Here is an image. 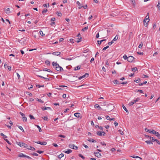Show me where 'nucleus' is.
Here are the masks:
<instances>
[{
	"label": "nucleus",
	"mask_w": 160,
	"mask_h": 160,
	"mask_svg": "<svg viewBox=\"0 0 160 160\" xmlns=\"http://www.w3.org/2000/svg\"><path fill=\"white\" fill-rule=\"evenodd\" d=\"M75 145L74 144H70L69 145V147L70 148L74 149Z\"/></svg>",
	"instance_id": "nucleus-19"
},
{
	"label": "nucleus",
	"mask_w": 160,
	"mask_h": 160,
	"mask_svg": "<svg viewBox=\"0 0 160 160\" xmlns=\"http://www.w3.org/2000/svg\"><path fill=\"white\" fill-rule=\"evenodd\" d=\"M134 103V101H131L128 104V105L129 106H130L131 105H132Z\"/></svg>",
	"instance_id": "nucleus-27"
},
{
	"label": "nucleus",
	"mask_w": 160,
	"mask_h": 160,
	"mask_svg": "<svg viewBox=\"0 0 160 160\" xmlns=\"http://www.w3.org/2000/svg\"><path fill=\"white\" fill-rule=\"evenodd\" d=\"M143 45V43H141V44H140L139 45L138 47L139 48H141L142 47Z\"/></svg>",
	"instance_id": "nucleus-51"
},
{
	"label": "nucleus",
	"mask_w": 160,
	"mask_h": 160,
	"mask_svg": "<svg viewBox=\"0 0 160 160\" xmlns=\"http://www.w3.org/2000/svg\"><path fill=\"white\" fill-rule=\"evenodd\" d=\"M150 140L151 141H152V142H156L158 144L160 145V142L158 141L157 139H154L153 137H150Z\"/></svg>",
	"instance_id": "nucleus-6"
},
{
	"label": "nucleus",
	"mask_w": 160,
	"mask_h": 160,
	"mask_svg": "<svg viewBox=\"0 0 160 160\" xmlns=\"http://www.w3.org/2000/svg\"><path fill=\"white\" fill-rule=\"evenodd\" d=\"M80 67H81L80 66H78L75 67L74 68V70L76 71V70H79V69H80Z\"/></svg>",
	"instance_id": "nucleus-22"
},
{
	"label": "nucleus",
	"mask_w": 160,
	"mask_h": 160,
	"mask_svg": "<svg viewBox=\"0 0 160 160\" xmlns=\"http://www.w3.org/2000/svg\"><path fill=\"white\" fill-rule=\"evenodd\" d=\"M100 143L103 145L106 146V144L104 142H101Z\"/></svg>",
	"instance_id": "nucleus-57"
},
{
	"label": "nucleus",
	"mask_w": 160,
	"mask_h": 160,
	"mask_svg": "<svg viewBox=\"0 0 160 160\" xmlns=\"http://www.w3.org/2000/svg\"><path fill=\"white\" fill-rule=\"evenodd\" d=\"M132 3L133 7H134L135 6V2L134 0H131Z\"/></svg>",
	"instance_id": "nucleus-25"
},
{
	"label": "nucleus",
	"mask_w": 160,
	"mask_h": 160,
	"mask_svg": "<svg viewBox=\"0 0 160 160\" xmlns=\"http://www.w3.org/2000/svg\"><path fill=\"white\" fill-rule=\"evenodd\" d=\"M25 155L23 154L22 153H21L20 154V155L18 156V157H25Z\"/></svg>",
	"instance_id": "nucleus-41"
},
{
	"label": "nucleus",
	"mask_w": 160,
	"mask_h": 160,
	"mask_svg": "<svg viewBox=\"0 0 160 160\" xmlns=\"http://www.w3.org/2000/svg\"><path fill=\"white\" fill-rule=\"evenodd\" d=\"M112 74H116V72L115 70L112 71Z\"/></svg>",
	"instance_id": "nucleus-61"
},
{
	"label": "nucleus",
	"mask_w": 160,
	"mask_h": 160,
	"mask_svg": "<svg viewBox=\"0 0 160 160\" xmlns=\"http://www.w3.org/2000/svg\"><path fill=\"white\" fill-rule=\"evenodd\" d=\"M32 154L33 155H34V156H38V154L37 153H35V152H33Z\"/></svg>",
	"instance_id": "nucleus-58"
},
{
	"label": "nucleus",
	"mask_w": 160,
	"mask_h": 160,
	"mask_svg": "<svg viewBox=\"0 0 160 160\" xmlns=\"http://www.w3.org/2000/svg\"><path fill=\"white\" fill-rule=\"evenodd\" d=\"M113 43V42L112 41H111V42H109L108 43V44L110 46Z\"/></svg>",
	"instance_id": "nucleus-55"
},
{
	"label": "nucleus",
	"mask_w": 160,
	"mask_h": 160,
	"mask_svg": "<svg viewBox=\"0 0 160 160\" xmlns=\"http://www.w3.org/2000/svg\"><path fill=\"white\" fill-rule=\"evenodd\" d=\"M136 91H137V92H140V93H143V91L142 90H136Z\"/></svg>",
	"instance_id": "nucleus-56"
},
{
	"label": "nucleus",
	"mask_w": 160,
	"mask_h": 160,
	"mask_svg": "<svg viewBox=\"0 0 160 160\" xmlns=\"http://www.w3.org/2000/svg\"><path fill=\"white\" fill-rule=\"evenodd\" d=\"M77 39V42H79L81 41V39H82V38L81 37L80 38H78Z\"/></svg>",
	"instance_id": "nucleus-40"
},
{
	"label": "nucleus",
	"mask_w": 160,
	"mask_h": 160,
	"mask_svg": "<svg viewBox=\"0 0 160 160\" xmlns=\"http://www.w3.org/2000/svg\"><path fill=\"white\" fill-rule=\"evenodd\" d=\"M60 54H61V52H53L52 53V54L53 55L57 56H58Z\"/></svg>",
	"instance_id": "nucleus-11"
},
{
	"label": "nucleus",
	"mask_w": 160,
	"mask_h": 160,
	"mask_svg": "<svg viewBox=\"0 0 160 160\" xmlns=\"http://www.w3.org/2000/svg\"><path fill=\"white\" fill-rule=\"evenodd\" d=\"M132 71L133 72H135L136 71L138 70V69L136 67L132 68Z\"/></svg>",
	"instance_id": "nucleus-35"
},
{
	"label": "nucleus",
	"mask_w": 160,
	"mask_h": 160,
	"mask_svg": "<svg viewBox=\"0 0 160 160\" xmlns=\"http://www.w3.org/2000/svg\"><path fill=\"white\" fill-rule=\"evenodd\" d=\"M113 82L115 84H119V82L117 80H115Z\"/></svg>",
	"instance_id": "nucleus-38"
},
{
	"label": "nucleus",
	"mask_w": 160,
	"mask_h": 160,
	"mask_svg": "<svg viewBox=\"0 0 160 160\" xmlns=\"http://www.w3.org/2000/svg\"><path fill=\"white\" fill-rule=\"evenodd\" d=\"M7 68H8V70L9 71H10L11 70V66H7Z\"/></svg>",
	"instance_id": "nucleus-59"
},
{
	"label": "nucleus",
	"mask_w": 160,
	"mask_h": 160,
	"mask_svg": "<svg viewBox=\"0 0 160 160\" xmlns=\"http://www.w3.org/2000/svg\"><path fill=\"white\" fill-rule=\"evenodd\" d=\"M149 21V13H147V15L146 16L145 18L143 21V24L145 26L147 27L148 25V23Z\"/></svg>",
	"instance_id": "nucleus-2"
},
{
	"label": "nucleus",
	"mask_w": 160,
	"mask_h": 160,
	"mask_svg": "<svg viewBox=\"0 0 160 160\" xmlns=\"http://www.w3.org/2000/svg\"><path fill=\"white\" fill-rule=\"evenodd\" d=\"M88 29V27H85L84 28L82 29V31L83 32H84L85 31L87 30Z\"/></svg>",
	"instance_id": "nucleus-28"
},
{
	"label": "nucleus",
	"mask_w": 160,
	"mask_h": 160,
	"mask_svg": "<svg viewBox=\"0 0 160 160\" xmlns=\"http://www.w3.org/2000/svg\"><path fill=\"white\" fill-rule=\"evenodd\" d=\"M56 14L59 16H61L62 15V14L60 12H56Z\"/></svg>",
	"instance_id": "nucleus-32"
},
{
	"label": "nucleus",
	"mask_w": 160,
	"mask_h": 160,
	"mask_svg": "<svg viewBox=\"0 0 160 160\" xmlns=\"http://www.w3.org/2000/svg\"><path fill=\"white\" fill-rule=\"evenodd\" d=\"M97 134L98 135L100 136H104L105 134V132L103 131H102V132H101L100 131L98 132H97Z\"/></svg>",
	"instance_id": "nucleus-8"
},
{
	"label": "nucleus",
	"mask_w": 160,
	"mask_h": 160,
	"mask_svg": "<svg viewBox=\"0 0 160 160\" xmlns=\"http://www.w3.org/2000/svg\"><path fill=\"white\" fill-rule=\"evenodd\" d=\"M52 65L53 67L55 68L56 70L58 71L61 72L63 70L62 68L60 66L57 62H53L52 63Z\"/></svg>",
	"instance_id": "nucleus-1"
},
{
	"label": "nucleus",
	"mask_w": 160,
	"mask_h": 160,
	"mask_svg": "<svg viewBox=\"0 0 160 160\" xmlns=\"http://www.w3.org/2000/svg\"><path fill=\"white\" fill-rule=\"evenodd\" d=\"M109 47V46H108L104 48H103V49H102V50H106Z\"/></svg>",
	"instance_id": "nucleus-54"
},
{
	"label": "nucleus",
	"mask_w": 160,
	"mask_h": 160,
	"mask_svg": "<svg viewBox=\"0 0 160 160\" xmlns=\"http://www.w3.org/2000/svg\"><path fill=\"white\" fill-rule=\"evenodd\" d=\"M42 118L45 120L48 121V118L47 116L42 117Z\"/></svg>",
	"instance_id": "nucleus-37"
},
{
	"label": "nucleus",
	"mask_w": 160,
	"mask_h": 160,
	"mask_svg": "<svg viewBox=\"0 0 160 160\" xmlns=\"http://www.w3.org/2000/svg\"><path fill=\"white\" fill-rule=\"evenodd\" d=\"M42 110H51L52 109L51 108L49 107H43L42 108Z\"/></svg>",
	"instance_id": "nucleus-10"
},
{
	"label": "nucleus",
	"mask_w": 160,
	"mask_h": 160,
	"mask_svg": "<svg viewBox=\"0 0 160 160\" xmlns=\"http://www.w3.org/2000/svg\"><path fill=\"white\" fill-rule=\"evenodd\" d=\"M152 134H154L155 135L158 137V138H160V135L159 133L155 131H152Z\"/></svg>",
	"instance_id": "nucleus-7"
},
{
	"label": "nucleus",
	"mask_w": 160,
	"mask_h": 160,
	"mask_svg": "<svg viewBox=\"0 0 160 160\" xmlns=\"http://www.w3.org/2000/svg\"><path fill=\"white\" fill-rule=\"evenodd\" d=\"M145 130L147 132H150V133H152L153 132H152V131H154V130H149V129H148L146 128H145Z\"/></svg>",
	"instance_id": "nucleus-15"
},
{
	"label": "nucleus",
	"mask_w": 160,
	"mask_h": 160,
	"mask_svg": "<svg viewBox=\"0 0 160 160\" xmlns=\"http://www.w3.org/2000/svg\"><path fill=\"white\" fill-rule=\"evenodd\" d=\"M18 145L21 147H23L24 148H28L27 144L23 142H19Z\"/></svg>",
	"instance_id": "nucleus-4"
},
{
	"label": "nucleus",
	"mask_w": 160,
	"mask_h": 160,
	"mask_svg": "<svg viewBox=\"0 0 160 160\" xmlns=\"http://www.w3.org/2000/svg\"><path fill=\"white\" fill-rule=\"evenodd\" d=\"M94 154L98 158H100L101 156V155L100 153L99 152H94Z\"/></svg>",
	"instance_id": "nucleus-12"
},
{
	"label": "nucleus",
	"mask_w": 160,
	"mask_h": 160,
	"mask_svg": "<svg viewBox=\"0 0 160 160\" xmlns=\"http://www.w3.org/2000/svg\"><path fill=\"white\" fill-rule=\"evenodd\" d=\"M58 136L62 138H65L66 136L64 135H59Z\"/></svg>",
	"instance_id": "nucleus-52"
},
{
	"label": "nucleus",
	"mask_w": 160,
	"mask_h": 160,
	"mask_svg": "<svg viewBox=\"0 0 160 160\" xmlns=\"http://www.w3.org/2000/svg\"><path fill=\"white\" fill-rule=\"evenodd\" d=\"M63 156H64L63 154V153H61L58 156V158H59L60 159L61 158H62L63 157Z\"/></svg>",
	"instance_id": "nucleus-24"
},
{
	"label": "nucleus",
	"mask_w": 160,
	"mask_h": 160,
	"mask_svg": "<svg viewBox=\"0 0 160 160\" xmlns=\"http://www.w3.org/2000/svg\"><path fill=\"white\" fill-rule=\"evenodd\" d=\"M80 114L78 112L74 114V116L78 118L80 117Z\"/></svg>",
	"instance_id": "nucleus-17"
},
{
	"label": "nucleus",
	"mask_w": 160,
	"mask_h": 160,
	"mask_svg": "<svg viewBox=\"0 0 160 160\" xmlns=\"http://www.w3.org/2000/svg\"><path fill=\"white\" fill-rule=\"evenodd\" d=\"M78 156L80 157L82 159H84L85 158L84 157H83L81 154H79V155H78Z\"/></svg>",
	"instance_id": "nucleus-45"
},
{
	"label": "nucleus",
	"mask_w": 160,
	"mask_h": 160,
	"mask_svg": "<svg viewBox=\"0 0 160 160\" xmlns=\"http://www.w3.org/2000/svg\"><path fill=\"white\" fill-rule=\"evenodd\" d=\"M49 6V4L48 3H46V4H44L43 5V6L44 7H48Z\"/></svg>",
	"instance_id": "nucleus-42"
},
{
	"label": "nucleus",
	"mask_w": 160,
	"mask_h": 160,
	"mask_svg": "<svg viewBox=\"0 0 160 160\" xmlns=\"http://www.w3.org/2000/svg\"><path fill=\"white\" fill-rule=\"evenodd\" d=\"M36 152H38L39 154H41L43 152V151H39V150H38Z\"/></svg>",
	"instance_id": "nucleus-50"
},
{
	"label": "nucleus",
	"mask_w": 160,
	"mask_h": 160,
	"mask_svg": "<svg viewBox=\"0 0 160 160\" xmlns=\"http://www.w3.org/2000/svg\"><path fill=\"white\" fill-rule=\"evenodd\" d=\"M27 149H29L30 150H32V151H34L35 150V148H34L32 147L31 146H30V148H28Z\"/></svg>",
	"instance_id": "nucleus-23"
},
{
	"label": "nucleus",
	"mask_w": 160,
	"mask_h": 160,
	"mask_svg": "<svg viewBox=\"0 0 160 160\" xmlns=\"http://www.w3.org/2000/svg\"><path fill=\"white\" fill-rule=\"evenodd\" d=\"M40 34L42 36H43L45 35L44 34H43V32L41 30L39 32Z\"/></svg>",
	"instance_id": "nucleus-43"
},
{
	"label": "nucleus",
	"mask_w": 160,
	"mask_h": 160,
	"mask_svg": "<svg viewBox=\"0 0 160 160\" xmlns=\"http://www.w3.org/2000/svg\"><path fill=\"white\" fill-rule=\"evenodd\" d=\"M88 140L91 142H96V141L95 140H93V139H90L89 140Z\"/></svg>",
	"instance_id": "nucleus-30"
},
{
	"label": "nucleus",
	"mask_w": 160,
	"mask_h": 160,
	"mask_svg": "<svg viewBox=\"0 0 160 160\" xmlns=\"http://www.w3.org/2000/svg\"><path fill=\"white\" fill-rule=\"evenodd\" d=\"M45 63L47 65H50V62L48 60H46Z\"/></svg>",
	"instance_id": "nucleus-44"
},
{
	"label": "nucleus",
	"mask_w": 160,
	"mask_h": 160,
	"mask_svg": "<svg viewBox=\"0 0 160 160\" xmlns=\"http://www.w3.org/2000/svg\"><path fill=\"white\" fill-rule=\"evenodd\" d=\"M88 75H89V74L88 73H85V74H84V75L82 76H80V77L79 78V80H80L82 79V78H85V77H88Z\"/></svg>",
	"instance_id": "nucleus-9"
},
{
	"label": "nucleus",
	"mask_w": 160,
	"mask_h": 160,
	"mask_svg": "<svg viewBox=\"0 0 160 160\" xmlns=\"http://www.w3.org/2000/svg\"><path fill=\"white\" fill-rule=\"evenodd\" d=\"M64 59L66 60H71L72 59V58H64Z\"/></svg>",
	"instance_id": "nucleus-62"
},
{
	"label": "nucleus",
	"mask_w": 160,
	"mask_h": 160,
	"mask_svg": "<svg viewBox=\"0 0 160 160\" xmlns=\"http://www.w3.org/2000/svg\"><path fill=\"white\" fill-rule=\"evenodd\" d=\"M62 97L64 98H66V95L65 94H64L62 95Z\"/></svg>",
	"instance_id": "nucleus-63"
},
{
	"label": "nucleus",
	"mask_w": 160,
	"mask_h": 160,
	"mask_svg": "<svg viewBox=\"0 0 160 160\" xmlns=\"http://www.w3.org/2000/svg\"><path fill=\"white\" fill-rule=\"evenodd\" d=\"M37 100L41 103H43L44 102L40 99H38Z\"/></svg>",
	"instance_id": "nucleus-48"
},
{
	"label": "nucleus",
	"mask_w": 160,
	"mask_h": 160,
	"mask_svg": "<svg viewBox=\"0 0 160 160\" xmlns=\"http://www.w3.org/2000/svg\"><path fill=\"white\" fill-rule=\"evenodd\" d=\"M19 113L22 116L23 121L24 122H26L27 120V118L25 116V114L21 112H20Z\"/></svg>",
	"instance_id": "nucleus-3"
},
{
	"label": "nucleus",
	"mask_w": 160,
	"mask_h": 160,
	"mask_svg": "<svg viewBox=\"0 0 160 160\" xmlns=\"http://www.w3.org/2000/svg\"><path fill=\"white\" fill-rule=\"evenodd\" d=\"M118 38V35H117L115 37V38L113 39L112 40L113 41H115L117 40Z\"/></svg>",
	"instance_id": "nucleus-26"
},
{
	"label": "nucleus",
	"mask_w": 160,
	"mask_h": 160,
	"mask_svg": "<svg viewBox=\"0 0 160 160\" xmlns=\"http://www.w3.org/2000/svg\"><path fill=\"white\" fill-rule=\"evenodd\" d=\"M117 13L115 12V11H113L110 14V15L114 17L115 16L117 15Z\"/></svg>",
	"instance_id": "nucleus-13"
},
{
	"label": "nucleus",
	"mask_w": 160,
	"mask_h": 160,
	"mask_svg": "<svg viewBox=\"0 0 160 160\" xmlns=\"http://www.w3.org/2000/svg\"><path fill=\"white\" fill-rule=\"evenodd\" d=\"M148 76L147 75H145L143 74L142 75V78H148Z\"/></svg>",
	"instance_id": "nucleus-60"
},
{
	"label": "nucleus",
	"mask_w": 160,
	"mask_h": 160,
	"mask_svg": "<svg viewBox=\"0 0 160 160\" xmlns=\"http://www.w3.org/2000/svg\"><path fill=\"white\" fill-rule=\"evenodd\" d=\"M36 126L37 127V128H38V129H39V132H41L42 131V130H41V129L40 128V126L38 125H36Z\"/></svg>",
	"instance_id": "nucleus-36"
},
{
	"label": "nucleus",
	"mask_w": 160,
	"mask_h": 160,
	"mask_svg": "<svg viewBox=\"0 0 160 160\" xmlns=\"http://www.w3.org/2000/svg\"><path fill=\"white\" fill-rule=\"evenodd\" d=\"M106 119L107 120H109L110 121H112V120L114 121V120H115V118H110V117L108 116H106Z\"/></svg>",
	"instance_id": "nucleus-14"
},
{
	"label": "nucleus",
	"mask_w": 160,
	"mask_h": 160,
	"mask_svg": "<svg viewBox=\"0 0 160 160\" xmlns=\"http://www.w3.org/2000/svg\"><path fill=\"white\" fill-rule=\"evenodd\" d=\"M122 107L123 109L126 112H127L128 113H129L128 111L127 110V109L123 105Z\"/></svg>",
	"instance_id": "nucleus-31"
},
{
	"label": "nucleus",
	"mask_w": 160,
	"mask_h": 160,
	"mask_svg": "<svg viewBox=\"0 0 160 160\" xmlns=\"http://www.w3.org/2000/svg\"><path fill=\"white\" fill-rule=\"evenodd\" d=\"M134 58L132 56H129L128 57V61L129 62H132L134 60Z\"/></svg>",
	"instance_id": "nucleus-5"
},
{
	"label": "nucleus",
	"mask_w": 160,
	"mask_h": 160,
	"mask_svg": "<svg viewBox=\"0 0 160 160\" xmlns=\"http://www.w3.org/2000/svg\"><path fill=\"white\" fill-rule=\"evenodd\" d=\"M4 140L7 142L8 144H11V143L7 139H4Z\"/></svg>",
	"instance_id": "nucleus-53"
},
{
	"label": "nucleus",
	"mask_w": 160,
	"mask_h": 160,
	"mask_svg": "<svg viewBox=\"0 0 160 160\" xmlns=\"http://www.w3.org/2000/svg\"><path fill=\"white\" fill-rule=\"evenodd\" d=\"M72 152V150L71 149H68L67 151H63L64 152L68 154H69L71 153Z\"/></svg>",
	"instance_id": "nucleus-18"
},
{
	"label": "nucleus",
	"mask_w": 160,
	"mask_h": 160,
	"mask_svg": "<svg viewBox=\"0 0 160 160\" xmlns=\"http://www.w3.org/2000/svg\"><path fill=\"white\" fill-rule=\"evenodd\" d=\"M123 58L125 60H128V57L126 54H124L123 56Z\"/></svg>",
	"instance_id": "nucleus-39"
},
{
	"label": "nucleus",
	"mask_w": 160,
	"mask_h": 160,
	"mask_svg": "<svg viewBox=\"0 0 160 160\" xmlns=\"http://www.w3.org/2000/svg\"><path fill=\"white\" fill-rule=\"evenodd\" d=\"M151 141L150 140H147L145 141L148 144H152V142H151Z\"/></svg>",
	"instance_id": "nucleus-20"
},
{
	"label": "nucleus",
	"mask_w": 160,
	"mask_h": 160,
	"mask_svg": "<svg viewBox=\"0 0 160 160\" xmlns=\"http://www.w3.org/2000/svg\"><path fill=\"white\" fill-rule=\"evenodd\" d=\"M132 158H139L141 160H142V158H140V157L138 156H132Z\"/></svg>",
	"instance_id": "nucleus-49"
},
{
	"label": "nucleus",
	"mask_w": 160,
	"mask_h": 160,
	"mask_svg": "<svg viewBox=\"0 0 160 160\" xmlns=\"http://www.w3.org/2000/svg\"><path fill=\"white\" fill-rule=\"evenodd\" d=\"M94 108H97L99 110H100L101 109V107H100L99 105L98 104H96L94 105Z\"/></svg>",
	"instance_id": "nucleus-16"
},
{
	"label": "nucleus",
	"mask_w": 160,
	"mask_h": 160,
	"mask_svg": "<svg viewBox=\"0 0 160 160\" xmlns=\"http://www.w3.org/2000/svg\"><path fill=\"white\" fill-rule=\"evenodd\" d=\"M140 100V98H136L135 99H134L133 101L135 103H136L138 101H139Z\"/></svg>",
	"instance_id": "nucleus-21"
},
{
	"label": "nucleus",
	"mask_w": 160,
	"mask_h": 160,
	"mask_svg": "<svg viewBox=\"0 0 160 160\" xmlns=\"http://www.w3.org/2000/svg\"><path fill=\"white\" fill-rule=\"evenodd\" d=\"M118 132H119L120 133L121 135H123L124 134L123 132L121 130H118Z\"/></svg>",
	"instance_id": "nucleus-47"
},
{
	"label": "nucleus",
	"mask_w": 160,
	"mask_h": 160,
	"mask_svg": "<svg viewBox=\"0 0 160 160\" xmlns=\"http://www.w3.org/2000/svg\"><path fill=\"white\" fill-rule=\"evenodd\" d=\"M55 20V18H52L51 20V22H53Z\"/></svg>",
	"instance_id": "nucleus-64"
},
{
	"label": "nucleus",
	"mask_w": 160,
	"mask_h": 160,
	"mask_svg": "<svg viewBox=\"0 0 160 160\" xmlns=\"http://www.w3.org/2000/svg\"><path fill=\"white\" fill-rule=\"evenodd\" d=\"M29 117L31 119H34L35 118L33 117V116L32 115L30 114L29 115Z\"/></svg>",
	"instance_id": "nucleus-33"
},
{
	"label": "nucleus",
	"mask_w": 160,
	"mask_h": 160,
	"mask_svg": "<svg viewBox=\"0 0 160 160\" xmlns=\"http://www.w3.org/2000/svg\"><path fill=\"white\" fill-rule=\"evenodd\" d=\"M47 143L46 142H41L40 143V144H41V145H46Z\"/></svg>",
	"instance_id": "nucleus-29"
},
{
	"label": "nucleus",
	"mask_w": 160,
	"mask_h": 160,
	"mask_svg": "<svg viewBox=\"0 0 160 160\" xmlns=\"http://www.w3.org/2000/svg\"><path fill=\"white\" fill-rule=\"evenodd\" d=\"M1 135L3 136V138H7V136H6L3 133H1Z\"/></svg>",
	"instance_id": "nucleus-46"
},
{
	"label": "nucleus",
	"mask_w": 160,
	"mask_h": 160,
	"mask_svg": "<svg viewBox=\"0 0 160 160\" xmlns=\"http://www.w3.org/2000/svg\"><path fill=\"white\" fill-rule=\"evenodd\" d=\"M157 7L159 10H160V3L159 1L158 2V4L157 5Z\"/></svg>",
	"instance_id": "nucleus-34"
}]
</instances>
